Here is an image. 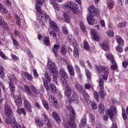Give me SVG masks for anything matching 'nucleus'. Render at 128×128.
<instances>
[{
	"label": "nucleus",
	"mask_w": 128,
	"mask_h": 128,
	"mask_svg": "<svg viewBox=\"0 0 128 128\" xmlns=\"http://www.w3.org/2000/svg\"><path fill=\"white\" fill-rule=\"evenodd\" d=\"M31 90L34 94H40V91L38 89H36V88L34 86L32 85L31 86Z\"/></svg>",
	"instance_id": "nucleus-43"
},
{
	"label": "nucleus",
	"mask_w": 128,
	"mask_h": 128,
	"mask_svg": "<svg viewBox=\"0 0 128 128\" xmlns=\"http://www.w3.org/2000/svg\"><path fill=\"white\" fill-rule=\"evenodd\" d=\"M106 34L110 38L114 36V32L112 31L108 30L106 32Z\"/></svg>",
	"instance_id": "nucleus-54"
},
{
	"label": "nucleus",
	"mask_w": 128,
	"mask_h": 128,
	"mask_svg": "<svg viewBox=\"0 0 128 128\" xmlns=\"http://www.w3.org/2000/svg\"><path fill=\"white\" fill-rule=\"evenodd\" d=\"M75 87L76 88V90L80 94H82V92H84V90H82V87L80 84H75Z\"/></svg>",
	"instance_id": "nucleus-34"
},
{
	"label": "nucleus",
	"mask_w": 128,
	"mask_h": 128,
	"mask_svg": "<svg viewBox=\"0 0 128 128\" xmlns=\"http://www.w3.org/2000/svg\"><path fill=\"white\" fill-rule=\"evenodd\" d=\"M8 84L11 94H14V92H16V86H14V82L12 81V80H10Z\"/></svg>",
	"instance_id": "nucleus-19"
},
{
	"label": "nucleus",
	"mask_w": 128,
	"mask_h": 128,
	"mask_svg": "<svg viewBox=\"0 0 128 128\" xmlns=\"http://www.w3.org/2000/svg\"><path fill=\"white\" fill-rule=\"evenodd\" d=\"M90 88H92V85H90V84L88 83L85 84L84 88L86 90H90Z\"/></svg>",
	"instance_id": "nucleus-64"
},
{
	"label": "nucleus",
	"mask_w": 128,
	"mask_h": 128,
	"mask_svg": "<svg viewBox=\"0 0 128 128\" xmlns=\"http://www.w3.org/2000/svg\"><path fill=\"white\" fill-rule=\"evenodd\" d=\"M112 66H110V68L111 70H116V68H118V64H116V62L115 61V63L112 64Z\"/></svg>",
	"instance_id": "nucleus-51"
},
{
	"label": "nucleus",
	"mask_w": 128,
	"mask_h": 128,
	"mask_svg": "<svg viewBox=\"0 0 128 128\" xmlns=\"http://www.w3.org/2000/svg\"><path fill=\"white\" fill-rule=\"evenodd\" d=\"M1 27L2 28L3 32H8L10 29V27H8V23H6V22L3 23L2 26Z\"/></svg>",
	"instance_id": "nucleus-37"
},
{
	"label": "nucleus",
	"mask_w": 128,
	"mask_h": 128,
	"mask_svg": "<svg viewBox=\"0 0 128 128\" xmlns=\"http://www.w3.org/2000/svg\"><path fill=\"white\" fill-rule=\"evenodd\" d=\"M16 24H18V26H20V24L22 22L20 20V18L18 16V15L16 14Z\"/></svg>",
	"instance_id": "nucleus-49"
},
{
	"label": "nucleus",
	"mask_w": 128,
	"mask_h": 128,
	"mask_svg": "<svg viewBox=\"0 0 128 128\" xmlns=\"http://www.w3.org/2000/svg\"><path fill=\"white\" fill-rule=\"evenodd\" d=\"M62 30L64 34H68V28H66L64 26L62 27Z\"/></svg>",
	"instance_id": "nucleus-62"
},
{
	"label": "nucleus",
	"mask_w": 128,
	"mask_h": 128,
	"mask_svg": "<svg viewBox=\"0 0 128 128\" xmlns=\"http://www.w3.org/2000/svg\"><path fill=\"white\" fill-rule=\"evenodd\" d=\"M122 66L124 68H126L128 66V62L126 61H124L122 62Z\"/></svg>",
	"instance_id": "nucleus-63"
},
{
	"label": "nucleus",
	"mask_w": 128,
	"mask_h": 128,
	"mask_svg": "<svg viewBox=\"0 0 128 128\" xmlns=\"http://www.w3.org/2000/svg\"><path fill=\"white\" fill-rule=\"evenodd\" d=\"M60 46L58 44L54 45V47L52 48V52L56 58L58 56V50H60Z\"/></svg>",
	"instance_id": "nucleus-15"
},
{
	"label": "nucleus",
	"mask_w": 128,
	"mask_h": 128,
	"mask_svg": "<svg viewBox=\"0 0 128 128\" xmlns=\"http://www.w3.org/2000/svg\"><path fill=\"white\" fill-rule=\"evenodd\" d=\"M67 70L69 72V74L71 76H74V71L72 66L68 64L67 66Z\"/></svg>",
	"instance_id": "nucleus-21"
},
{
	"label": "nucleus",
	"mask_w": 128,
	"mask_h": 128,
	"mask_svg": "<svg viewBox=\"0 0 128 128\" xmlns=\"http://www.w3.org/2000/svg\"><path fill=\"white\" fill-rule=\"evenodd\" d=\"M17 112L20 115L22 116V114L23 116H26V109L24 108H18L17 109Z\"/></svg>",
	"instance_id": "nucleus-25"
},
{
	"label": "nucleus",
	"mask_w": 128,
	"mask_h": 128,
	"mask_svg": "<svg viewBox=\"0 0 128 128\" xmlns=\"http://www.w3.org/2000/svg\"><path fill=\"white\" fill-rule=\"evenodd\" d=\"M44 42L46 44V46H50V38H46L44 40Z\"/></svg>",
	"instance_id": "nucleus-52"
},
{
	"label": "nucleus",
	"mask_w": 128,
	"mask_h": 128,
	"mask_svg": "<svg viewBox=\"0 0 128 128\" xmlns=\"http://www.w3.org/2000/svg\"><path fill=\"white\" fill-rule=\"evenodd\" d=\"M63 86H65L64 94L66 96L70 98V96H72V87H70V86L68 84V82L66 81L63 82Z\"/></svg>",
	"instance_id": "nucleus-10"
},
{
	"label": "nucleus",
	"mask_w": 128,
	"mask_h": 128,
	"mask_svg": "<svg viewBox=\"0 0 128 128\" xmlns=\"http://www.w3.org/2000/svg\"><path fill=\"white\" fill-rule=\"evenodd\" d=\"M67 108L70 112V118L68 122V124L71 128H76V124L74 122V116H76V112L74 109L72 108V105L68 104L67 106Z\"/></svg>",
	"instance_id": "nucleus-4"
},
{
	"label": "nucleus",
	"mask_w": 128,
	"mask_h": 128,
	"mask_svg": "<svg viewBox=\"0 0 128 128\" xmlns=\"http://www.w3.org/2000/svg\"><path fill=\"white\" fill-rule=\"evenodd\" d=\"M74 56L76 58H80V50L76 48H74L73 51Z\"/></svg>",
	"instance_id": "nucleus-31"
},
{
	"label": "nucleus",
	"mask_w": 128,
	"mask_h": 128,
	"mask_svg": "<svg viewBox=\"0 0 128 128\" xmlns=\"http://www.w3.org/2000/svg\"><path fill=\"white\" fill-rule=\"evenodd\" d=\"M91 36L92 38H93L94 40H96V42H98L100 38H98V34H96V30L92 29Z\"/></svg>",
	"instance_id": "nucleus-18"
},
{
	"label": "nucleus",
	"mask_w": 128,
	"mask_h": 128,
	"mask_svg": "<svg viewBox=\"0 0 128 128\" xmlns=\"http://www.w3.org/2000/svg\"><path fill=\"white\" fill-rule=\"evenodd\" d=\"M84 48L86 50H90V45L86 41L84 42Z\"/></svg>",
	"instance_id": "nucleus-50"
},
{
	"label": "nucleus",
	"mask_w": 128,
	"mask_h": 128,
	"mask_svg": "<svg viewBox=\"0 0 128 128\" xmlns=\"http://www.w3.org/2000/svg\"><path fill=\"white\" fill-rule=\"evenodd\" d=\"M94 94L96 100L98 102H100V94H98V92L96 91H95L94 92Z\"/></svg>",
	"instance_id": "nucleus-45"
},
{
	"label": "nucleus",
	"mask_w": 128,
	"mask_h": 128,
	"mask_svg": "<svg viewBox=\"0 0 128 128\" xmlns=\"http://www.w3.org/2000/svg\"><path fill=\"white\" fill-rule=\"evenodd\" d=\"M52 116L54 118V120H56V122L58 124H60V116H58V114H56V112L54 111L52 112Z\"/></svg>",
	"instance_id": "nucleus-23"
},
{
	"label": "nucleus",
	"mask_w": 128,
	"mask_h": 128,
	"mask_svg": "<svg viewBox=\"0 0 128 128\" xmlns=\"http://www.w3.org/2000/svg\"><path fill=\"white\" fill-rule=\"evenodd\" d=\"M4 69L2 65L0 64V78H4Z\"/></svg>",
	"instance_id": "nucleus-39"
},
{
	"label": "nucleus",
	"mask_w": 128,
	"mask_h": 128,
	"mask_svg": "<svg viewBox=\"0 0 128 128\" xmlns=\"http://www.w3.org/2000/svg\"><path fill=\"white\" fill-rule=\"evenodd\" d=\"M64 21L65 22H67V24H68L70 20V12L68 11L65 12H64Z\"/></svg>",
	"instance_id": "nucleus-16"
},
{
	"label": "nucleus",
	"mask_w": 128,
	"mask_h": 128,
	"mask_svg": "<svg viewBox=\"0 0 128 128\" xmlns=\"http://www.w3.org/2000/svg\"><path fill=\"white\" fill-rule=\"evenodd\" d=\"M115 50L117 52L122 53V52H124V48H122L120 47V46H116L115 48Z\"/></svg>",
	"instance_id": "nucleus-47"
},
{
	"label": "nucleus",
	"mask_w": 128,
	"mask_h": 128,
	"mask_svg": "<svg viewBox=\"0 0 128 128\" xmlns=\"http://www.w3.org/2000/svg\"><path fill=\"white\" fill-rule=\"evenodd\" d=\"M59 74L61 78H62L63 79H64V82H66V80L68 78V73L64 70V69H60L59 70Z\"/></svg>",
	"instance_id": "nucleus-14"
},
{
	"label": "nucleus",
	"mask_w": 128,
	"mask_h": 128,
	"mask_svg": "<svg viewBox=\"0 0 128 128\" xmlns=\"http://www.w3.org/2000/svg\"><path fill=\"white\" fill-rule=\"evenodd\" d=\"M71 100L74 102L76 104H78L80 100L78 99V96L76 92H73L71 96Z\"/></svg>",
	"instance_id": "nucleus-17"
},
{
	"label": "nucleus",
	"mask_w": 128,
	"mask_h": 128,
	"mask_svg": "<svg viewBox=\"0 0 128 128\" xmlns=\"http://www.w3.org/2000/svg\"><path fill=\"white\" fill-rule=\"evenodd\" d=\"M104 110H105L104 105V104H99L98 106V112H100L101 114H102L104 112Z\"/></svg>",
	"instance_id": "nucleus-26"
},
{
	"label": "nucleus",
	"mask_w": 128,
	"mask_h": 128,
	"mask_svg": "<svg viewBox=\"0 0 128 128\" xmlns=\"http://www.w3.org/2000/svg\"><path fill=\"white\" fill-rule=\"evenodd\" d=\"M88 12H90L89 16L87 17V22L88 24L91 26L96 24L97 21L92 16H100V12L98 10V9H96L94 6L90 7L88 8Z\"/></svg>",
	"instance_id": "nucleus-2"
},
{
	"label": "nucleus",
	"mask_w": 128,
	"mask_h": 128,
	"mask_svg": "<svg viewBox=\"0 0 128 128\" xmlns=\"http://www.w3.org/2000/svg\"><path fill=\"white\" fill-rule=\"evenodd\" d=\"M75 70L77 74H80V72H82V71L80 70V66L78 65H75Z\"/></svg>",
	"instance_id": "nucleus-59"
},
{
	"label": "nucleus",
	"mask_w": 128,
	"mask_h": 128,
	"mask_svg": "<svg viewBox=\"0 0 128 128\" xmlns=\"http://www.w3.org/2000/svg\"><path fill=\"white\" fill-rule=\"evenodd\" d=\"M35 8L36 12L41 20H44L46 22L50 20V28L52 29L53 30L56 32H58V24L52 20H50V16L46 14V12L44 10H42V8L38 4L35 5Z\"/></svg>",
	"instance_id": "nucleus-1"
},
{
	"label": "nucleus",
	"mask_w": 128,
	"mask_h": 128,
	"mask_svg": "<svg viewBox=\"0 0 128 128\" xmlns=\"http://www.w3.org/2000/svg\"><path fill=\"white\" fill-rule=\"evenodd\" d=\"M0 12H2L3 14H6V7L2 4V6L0 8Z\"/></svg>",
	"instance_id": "nucleus-57"
},
{
	"label": "nucleus",
	"mask_w": 128,
	"mask_h": 128,
	"mask_svg": "<svg viewBox=\"0 0 128 128\" xmlns=\"http://www.w3.org/2000/svg\"><path fill=\"white\" fill-rule=\"evenodd\" d=\"M80 26L82 32H86V28L82 22H80Z\"/></svg>",
	"instance_id": "nucleus-42"
},
{
	"label": "nucleus",
	"mask_w": 128,
	"mask_h": 128,
	"mask_svg": "<svg viewBox=\"0 0 128 128\" xmlns=\"http://www.w3.org/2000/svg\"><path fill=\"white\" fill-rule=\"evenodd\" d=\"M83 94V98L86 102L90 100V95L86 92V90H84Z\"/></svg>",
	"instance_id": "nucleus-33"
},
{
	"label": "nucleus",
	"mask_w": 128,
	"mask_h": 128,
	"mask_svg": "<svg viewBox=\"0 0 128 128\" xmlns=\"http://www.w3.org/2000/svg\"><path fill=\"white\" fill-rule=\"evenodd\" d=\"M4 112L6 116H8V118H12V116H14V112H12V108L10 106H5Z\"/></svg>",
	"instance_id": "nucleus-11"
},
{
	"label": "nucleus",
	"mask_w": 128,
	"mask_h": 128,
	"mask_svg": "<svg viewBox=\"0 0 128 128\" xmlns=\"http://www.w3.org/2000/svg\"><path fill=\"white\" fill-rule=\"evenodd\" d=\"M99 84V95L101 100H104L106 98V91L104 90V81L103 80L102 78H100L98 80Z\"/></svg>",
	"instance_id": "nucleus-7"
},
{
	"label": "nucleus",
	"mask_w": 128,
	"mask_h": 128,
	"mask_svg": "<svg viewBox=\"0 0 128 128\" xmlns=\"http://www.w3.org/2000/svg\"><path fill=\"white\" fill-rule=\"evenodd\" d=\"M11 40L13 44L14 45V47L16 50H18V40L14 38V36H11Z\"/></svg>",
	"instance_id": "nucleus-27"
},
{
	"label": "nucleus",
	"mask_w": 128,
	"mask_h": 128,
	"mask_svg": "<svg viewBox=\"0 0 128 128\" xmlns=\"http://www.w3.org/2000/svg\"><path fill=\"white\" fill-rule=\"evenodd\" d=\"M24 76L25 78H27L28 80H30V82H32L34 80V77H32V76L30 74V73L27 72H24Z\"/></svg>",
	"instance_id": "nucleus-28"
},
{
	"label": "nucleus",
	"mask_w": 128,
	"mask_h": 128,
	"mask_svg": "<svg viewBox=\"0 0 128 128\" xmlns=\"http://www.w3.org/2000/svg\"><path fill=\"white\" fill-rule=\"evenodd\" d=\"M43 116L44 118V122L46 123L50 122V120L48 119V116H46V114H43Z\"/></svg>",
	"instance_id": "nucleus-58"
},
{
	"label": "nucleus",
	"mask_w": 128,
	"mask_h": 128,
	"mask_svg": "<svg viewBox=\"0 0 128 128\" xmlns=\"http://www.w3.org/2000/svg\"><path fill=\"white\" fill-rule=\"evenodd\" d=\"M40 20L38 26H42V28H46V25L44 24V22H42V20L44 19H42V18H40Z\"/></svg>",
	"instance_id": "nucleus-53"
},
{
	"label": "nucleus",
	"mask_w": 128,
	"mask_h": 128,
	"mask_svg": "<svg viewBox=\"0 0 128 128\" xmlns=\"http://www.w3.org/2000/svg\"><path fill=\"white\" fill-rule=\"evenodd\" d=\"M51 98V102H53V103L54 104H58V101L56 100V99L54 98V96H50Z\"/></svg>",
	"instance_id": "nucleus-61"
},
{
	"label": "nucleus",
	"mask_w": 128,
	"mask_h": 128,
	"mask_svg": "<svg viewBox=\"0 0 128 128\" xmlns=\"http://www.w3.org/2000/svg\"><path fill=\"white\" fill-rule=\"evenodd\" d=\"M24 108L28 112H32V104H30V101L26 99H25L24 102Z\"/></svg>",
	"instance_id": "nucleus-13"
},
{
	"label": "nucleus",
	"mask_w": 128,
	"mask_h": 128,
	"mask_svg": "<svg viewBox=\"0 0 128 128\" xmlns=\"http://www.w3.org/2000/svg\"><path fill=\"white\" fill-rule=\"evenodd\" d=\"M86 115H84L83 117L82 118V120L80 122V128H84V126L86 124Z\"/></svg>",
	"instance_id": "nucleus-22"
},
{
	"label": "nucleus",
	"mask_w": 128,
	"mask_h": 128,
	"mask_svg": "<svg viewBox=\"0 0 128 128\" xmlns=\"http://www.w3.org/2000/svg\"><path fill=\"white\" fill-rule=\"evenodd\" d=\"M50 4H52L54 8L56 10H60V8L58 7V5L53 0H50Z\"/></svg>",
	"instance_id": "nucleus-29"
},
{
	"label": "nucleus",
	"mask_w": 128,
	"mask_h": 128,
	"mask_svg": "<svg viewBox=\"0 0 128 128\" xmlns=\"http://www.w3.org/2000/svg\"><path fill=\"white\" fill-rule=\"evenodd\" d=\"M100 46L102 48V50L105 51L108 50V48H110L108 44L106 42L102 43L100 44Z\"/></svg>",
	"instance_id": "nucleus-30"
},
{
	"label": "nucleus",
	"mask_w": 128,
	"mask_h": 128,
	"mask_svg": "<svg viewBox=\"0 0 128 128\" xmlns=\"http://www.w3.org/2000/svg\"><path fill=\"white\" fill-rule=\"evenodd\" d=\"M90 120L92 124H94V122H96L94 115L92 114H90Z\"/></svg>",
	"instance_id": "nucleus-46"
},
{
	"label": "nucleus",
	"mask_w": 128,
	"mask_h": 128,
	"mask_svg": "<svg viewBox=\"0 0 128 128\" xmlns=\"http://www.w3.org/2000/svg\"><path fill=\"white\" fill-rule=\"evenodd\" d=\"M15 104L18 108H20L22 106V98L18 97L16 98L14 100Z\"/></svg>",
	"instance_id": "nucleus-20"
},
{
	"label": "nucleus",
	"mask_w": 128,
	"mask_h": 128,
	"mask_svg": "<svg viewBox=\"0 0 128 128\" xmlns=\"http://www.w3.org/2000/svg\"><path fill=\"white\" fill-rule=\"evenodd\" d=\"M50 34L51 36L54 38H56V32H54V30L50 32Z\"/></svg>",
	"instance_id": "nucleus-56"
},
{
	"label": "nucleus",
	"mask_w": 128,
	"mask_h": 128,
	"mask_svg": "<svg viewBox=\"0 0 128 128\" xmlns=\"http://www.w3.org/2000/svg\"><path fill=\"white\" fill-rule=\"evenodd\" d=\"M45 81H44V86L47 92H56V85L52 83H50L49 85L48 82H52V78L50 76L48 75V72H46L44 74Z\"/></svg>",
	"instance_id": "nucleus-3"
},
{
	"label": "nucleus",
	"mask_w": 128,
	"mask_h": 128,
	"mask_svg": "<svg viewBox=\"0 0 128 128\" xmlns=\"http://www.w3.org/2000/svg\"><path fill=\"white\" fill-rule=\"evenodd\" d=\"M95 68L99 74H102V72L103 74L102 78L103 81L108 80V74H110V70L108 69V67L104 66L98 67V66L95 65Z\"/></svg>",
	"instance_id": "nucleus-5"
},
{
	"label": "nucleus",
	"mask_w": 128,
	"mask_h": 128,
	"mask_svg": "<svg viewBox=\"0 0 128 128\" xmlns=\"http://www.w3.org/2000/svg\"><path fill=\"white\" fill-rule=\"evenodd\" d=\"M106 114H108L109 118L112 122L114 118V116H116V108L112 107L106 110Z\"/></svg>",
	"instance_id": "nucleus-8"
},
{
	"label": "nucleus",
	"mask_w": 128,
	"mask_h": 128,
	"mask_svg": "<svg viewBox=\"0 0 128 128\" xmlns=\"http://www.w3.org/2000/svg\"><path fill=\"white\" fill-rule=\"evenodd\" d=\"M66 45L64 44H62L60 48V52L61 54H66Z\"/></svg>",
	"instance_id": "nucleus-32"
},
{
	"label": "nucleus",
	"mask_w": 128,
	"mask_h": 128,
	"mask_svg": "<svg viewBox=\"0 0 128 128\" xmlns=\"http://www.w3.org/2000/svg\"><path fill=\"white\" fill-rule=\"evenodd\" d=\"M85 72L88 80H92V73H90V70H88L86 68H85Z\"/></svg>",
	"instance_id": "nucleus-38"
},
{
	"label": "nucleus",
	"mask_w": 128,
	"mask_h": 128,
	"mask_svg": "<svg viewBox=\"0 0 128 128\" xmlns=\"http://www.w3.org/2000/svg\"><path fill=\"white\" fill-rule=\"evenodd\" d=\"M79 64L81 66L86 69V64H84V60H80L79 61Z\"/></svg>",
	"instance_id": "nucleus-60"
},
{
	"label": "nucleus",
	"mask_w": 128,
	"mask_h": 128,
	"mask_svg": "<svg viewBox=\"0 0 128 128\" xmlns=\"http://www.w3.org/2000/svg\"><path fill=\"white\" fill-rule=\"evenodd\" d=\"M114 4V2L112 0H107V6L108 8H112Z\"/></svg>",
	"instance_id": "nucleus-36"
},
{
	"label": "nucleus",
	"mask_w": 128,
	"mask_h": 128,
	"mask_svg": "<svg viewBox=\"0 0 128 128\" xmlns=\"http://www.w3.org/2000/svg\"><path fill=\"white\" fill-rule=\"evenodd\" d=\"M90 106L93 110H96V108H98V105L94 102H92L90 103Z\"/></svg>",
	"instance_id": "nucleus-48"
},
{
	"label": "nucleus",
	"mask_w": 128,
	"mask_h": 128,
	"mask_svg": "<svg viewBox=\"0 0 128 128\" xmlns=\"http://www.w3.org/2000/svg\"><path fill=\"white\" fill-rule=\"evenodd\" d=\"M105 56L106 58V59L110 60L112 64H116V60H114V56H112V55L110 54H106Z\"/></svg>",
	"instance_id": "nucleus-24"
},
{
	"label": "nucleus",
	"mask_w": 128,
	"mask_h": 128,
	"mask_svg": "<svg viewBox=\"0 0 128 128\" xmlns=\"http://www.w3.org/2000/svg\"><path fill=\"white\" fill-rule=\"evenodd\" d=\"M48 66L49 68V70L50 74H55L58 73V70H56V63L48 60Z\"/></svg>",
	"instance_id": "nucleus-9"
},
{
	"label": "nucleus",
	"mask_w": 128,
	"mask_h": 128,
	"mask_svg": "<svg viewBox=\"0 0 128 128\" xmlns=\"http://www.w3.org/2000/svg\"><path fill=\"white\" fill-rule=\"evenodd\" d=\"M34 120L36 124H38L39 126H44V123H42V122L40 121V120L38 118H35Z\"/></svg>",
	"instance_id": "nucleus-41"
},
{
	"label": "nucleus",
	"mask_w": 128,
	"mask_h": 128,
	"mask_svg": "<svg viewBox=\"0 0 128 128\" xmlns=\"http://www.w3.org/2000/svg\"><path fill=\"white\" fill-rule=\"evenodd\" d=\"M42 104L44 108H46V110H49L50 108L48 107V102H46V100H42Z\"/></svg>",
	"instance_id": "nucleus-40"
},
{
	"label": "nucleus",
	"mask_w": 128,
	"mask_h": 128,
	"mask_svg": "<svg viewBox=\"0 0 128 128\" xmlns=\"http://www.w3.org/2000/svg\"><path fill=\"white\" fill-rule=\"evenodd\" d=\"M24 88L26 92L30 96V94H32V90H30V86H28V85H26L24 86Z\"/></svg>",
	"instance_id": "nucleus-44"
},
{
	"label": "nucleus",
	"mask_w": 128,
	"mask_h": 128,
	"mask_svg": "<svg viewBox=\"0 0 128 128\" xmlns=\"http://www.w3.org/2000/svg\"><path fill=\"white\" fill-rule=\"evenodd\" d=\"M10 124H13L12 128H26V126H22L18 124V122H16V118L13 116L10 119Z\"/></svg>",
	"instance_id": "nucleus-12"
},
{
	"label": "nucleus",
	"mask_w": 128,
	"mask_h": 128,
	"mask_svg": "<svg viewBox=\"0 0 128 128\" xmlns=\"http://www.w3.org/2000/svg\"><path fill=\"white\" fill-rule=\"evenodd\" d=\"M68 10H72L74 14H80V10H78V5L76 3H72L71 2L68 1L64 6Z\"/></svg>",
	"instance_id": "nucleus-6"
},
{
	"label": "nucleus",
	"mask_w": 128,
	"mask_h": 128,
	"mask_svg": "<svg viewBox=\"0 0 128 128\" xmlns=\"http://www.w3.org/2000/svg\"><path fill=\"white\" fill-rule=\"evenodd\" d=\"M116 40L119 46H124V42L122 38H118L116 39Z\"/></svg>",
	"instance_id": "nucleus-35"
},
{
	"label": "nucleus",
	"mask_w": 128,
	"mask_h": 128,
	"mask_svg": "<svg viewBox=\"0 0 128 128\" xmlns=\"http://www.w3.org/2000/svg\"><path fill=\"white\" fill-rule=\"evenodd\" d=\"M126 22H122L119 23L118 25L117 26H118V28H125L126 27Z\"/></svg>",
	"instance_id": "nucleus-55"
}]
</instances>
